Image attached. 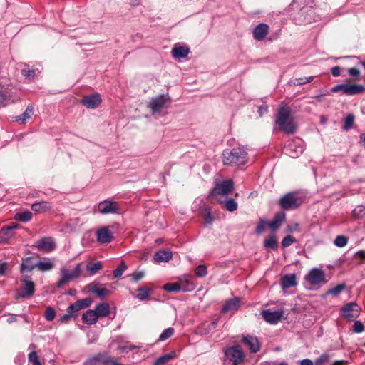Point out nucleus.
I'll list each match as a JSON object with an SVG mask.
<instances>
[{
    "instance_id": "1",
    "label": "nucleus",
    "mask_w": 365,
    "mask_h": 365,
    "mask_svg": "<svg viewBox=\"0 0 365 365\" xmlns=\"http://www.w3.org/2000/svg\"><path fill=\"white\" fill-rule=\"evenodd\" d=\"M275 123L287 134H292L297 130V125L291 116V109L288 106L279 108Z\"/></svg>"
},
{
    "instance_id": "2",
    "label": "nucleus",
    "mask_w": 365,
    "mask_h": 365,
    "mask_svg": "<svg viewBox=\"0 0 365 365\" xmlns=\"http://www.w3.org/2000/svg\"><path fill=\"white\" fill-rule=\"evenodd\" d=\"M222 156L225 165H240L247 161V153L243 147L227 149L223 151Z\"/></svg>"
},
{
    "instance_id": "3",
    "label": "nucleus",
    "mask_w": 365,
    "mask_h": 365,
    "mask_svg": "<svg viewBox=\"0 0 365 365\" xmlns=\"http://www.w3.org/2000/svg\"><path fill=\"white\" fill-rule=\"evenodd\" d=\"M304 202V198L296 192H290L282 196L278 201L281 208L285 210H296Z\"/></svg>"
},
{
    "instance_id": "4",
    "label": "nucleus",
    "mask_w": 365,
    "mask_h": 365,
    "mask_svg": "<svg viewBox=\"0 0 365 365\" xmlns=\"http://www.w3.org/2000/svg\"><path fill=\"white\" fill-rule=\"evenodd\" d=\"M81 272V264H78L71 272H70L66 267H62L60 270L61 277L56 284V287L62 288L68 282L78 278L80 276Z\"/></svg>"
},
{
    "instance_id": "5",
    "label": "nucleus",
    "mask_w": 365,
    "mask_h": 365,
    "mask_svg": "<svg viewBox=\"0 0 365 365\" xmlns=\"http://www.w3.org/2000/svg\"><path fill=\"white\" fill-rule=\"evenodd\" d=\"M365 88L361 84H338L331 88L332 93L341 91L344 94L348 96H354L364 93Z\"/></svg>"
},
{
    "instance_id": "6",
    "label": "nucleus",
    "mask_w": 365,
    "mask_h": 365,
    "mask_svg": "<svg viewBox=\"0 0 365 365\" xmlns=\"http://www.w3.org/2000/svg\"><path fill=\"white\" fill-rule=\"evenodd\" d=\"M171 102L168 95L161 94L153 98L149 103L148 108L151 110L152 113H159L163 108H168Z\"/></svg>"
},
{
    "instance_id": "7",
    "label": "nucleus",
    "mask_w": 365,
    "mask_h": 365,
    "mask_svg": "<svg viewBox=\"0 0 365 365\" xmlns=\"http://www.w3.org/2000/svg\"><path fill=\"white\" fill-rule=\"evenodd\" d=\"M234 189V182L231 180L218 183L210 192L212 197L219 199L220 196L227 195Z\"/></svg>"
},
{
    "instance_id": "8",
    "label": "nucleus",
    "mask_w": 365,
    "mask_h": 365,
    "mask_svg": "<svg viewBox=\"0 0 365 365\" xmlns=\"http://www.w3.org/2000/svg\"><path fill=\"white\" fill-rule=\"evenodd\" d=\"M361 308L355 302L347 303L341 309V316L349 321H354L359 316Z\"/></svg>"
},
{
    "instance_id": "9",
    "label": "nucleus",
    "mask_w": 365,
    "mask_h": 365,
    "mask_svg": "<svg viewBox=\"0 0 365 365\" xmlns=\"http://www.w3.org/2000/svg\"><path fill=\"white\" fill-rule=\"evenodd\" d=\"M305 279L313 286L317 285L321 282L325 283V273L321 269L314 268L309 272L305 277Z\"/></svg>"
},
{
    "instance_id": "10",
    "label": "nucleus",
    "mask_w": 365,
    "mask_h": 365,
    "mask_svg": "<svg viewBox=\"0 0 365 365\" xmlns=\"http://www.w3.org/2000/svg\"><path fill=\"white\" fill-rule=\"evenodd\" d=\"M225 354L226 357L232 361L235 365H237L244 361V354L238 346L227 348Z\"/></svg>"
},
{
    "instance_id": "11",
    "label": "nucleus",
    "mask_w": 365,
    "mask_h": 365,
    "mask_svg": "<svg viewBox=\"0 0 365 365\" xmlns=\"http://www.w3.org/2000/svg\"><path fill=\"white\" fill-rule=\"evenodd\" d=\"M20 281L24 282V286L19 290L17 295L19 298H28L31 297L35 292L34 283L29 280L27 277H21Z\"/></svg>"
},
{
    "instance_id": "12",
    "label": "nucleus",
    "mask_w": 365,
    "mask_h": 365,
    "mask_svg": "<svg viewBox=\"0 0 365 365\" xmlns=\"http://www.w3.org/2000/svg\"><path fill=\"white\" fill-rule=\"evenodd\" d=\"M91 303L92 299L90 298L78 299L68 307L67 312L70 313L71 316L73 317L78 311L88 307Z\"/></svg>"
},
{
    "instance_id": "13",
    "label": "nucleus",
    "mask_w": 365,
    "mask_h": 365,
    "mask_svg": "<svg viewBox=\"0 0 365 365\" xmlns=\"http://www.w3.org/2000/svg\"><path fill=\"white\" fill-rule=\"evenodd\" d=\"M36 247L41 251L49 252L56 248L53 239L51 237H44L36 242Z\"/></svg>"
},
{
    "instance_id": "14",
    "label": "nucleus",
    "mask_w": 365,
    "mask_h": 365,
    "mask_svg": "<svg viewBox=\"0 0 365 365\" xmlns=\"http://www.w3.org/2000/svg\"><path fill=\"white\" fill-rule=\"evenodd\" d=\"M98 210L101 214L116 213L119 210V206L116 202L105 200L98 204Z\"/></svg>"
},
{
    "instance_id": "15",
    "label": "nucleus",
    "mask_w": 365,
    "mask_h": 365,
    "mask_svg": "<svg viewBox=\"0 0 365 365\" xmlns=\"http://www.w3.org/2000/svg\"><path fill=\"white\" fill-rule=\"evenodd\" d=\"M283 314L284 312L282 310L271 311L270 309H266L262 312V316L264 319L270 324H277L281 320Z\"/></svg>"
},
{
    "instance_id": "16",
    "label": "nucleus",
    "mask_w": 365,
    "mask_h": 365,
    "mask_svg": "<svg viewBox=\"0 0 365 365\" xmlns=\"http://www.w3.org/2000/svg\"><path fill=\"white\" fill-rule=\"evenodd\" d=\"M113 238V235L112 232L110 230L109 227L107 226L101 227L96 232V239L97 241L101 244H106L110 242Z\"/></svg>"
},
{
    "instance_id": "17",
    "label": "nucleus",
    "mask_w": 365,
    "mask_h": 365,
    "mask_svg": "<svg viewBox=\"0 0 365 365\" xmlns=\"http://www.w3.org/2000/svg\"><path fill=\"white\" fill-rule=\"evenodd\" d=\"M286 214L283 211L277 212L274 217V219L268 222L272 233L274 234L277 230L279 229L282 223L285 221Z\"/></svg>"
},
{
    "instance_id": "18",
    "label": "nucleus",
    "mask_w": 365,
    "mask_h": 365,
    "mask_svg": "<svg viewBox=\"0 0 365 365\" xmlns=\"http://www.w3.org/2000/svg\"><path fill=\"white\" fill-rule=\"evenodd\" d=\"M269 27L267 24L260 23L253 29V38L258 41H263L268 34Z\"/></svg>"
},
{
    "instance_id": "19",
    "label": "nucleus",
    "mask_w": 365,
    "mask_h": 365,
    "mask_svg": "<svg viewBox=\"0 0 365 365\" xmlns=\"http://www.w3.org/2000/svg\"><path fill=\"white\" fill-rule=\"evenodd\" d=\"M242 343L247 346L251 352L256 353L260 349V344L257 337L251 335L244 336Z\"/></svg>"
},
{
    "instance_id": "20",
    "label": "nucleus",
    "mask_w": 365,
    "mask_h": 365,
    "mask_svg": "<svg viewBox=\"0 0 365 365\" xmlns=\"http://www.w3.org/2000/svg\"><path fill=\"white\" fill-rule=\"evenodd\" d=\"M172 56L175 59H181L186 58L190 53V48L187 46H182L180 43L174 45L171 51Z\"/></svg>"
},
{
    "instance_id": "21",
    "label": "nucleus",
    "mask_w": 365,
    "mask_h": 365,
    "mask_svg": "<svg viewBox=\"0 0 365 365\" xmlns=\"http://www.w3.org/2000/svg\"><path fill=\"white\" fill-rule=\"evenodd\" d=\"M18 225L17 223L12 222L9 225L3 226L0 230V242H6L9 241L14 235L13 230L16 228Z\"/></svg>"
},
{
    "instance_id": "22",
    "label": "nucleus",
    "mask_w": 365,
    "mask_h": 365,
    "mask_svg": "<svg viewBox=\"0 0 365 365\" xmlns=\"http://www.w3.org/2000/svg\"><path fill=\"white\" fill-rule=\"evenodd\" d=\"M101 102V96L98 93H94L83 98L82 104L88 108H95Z\"/></svg>"
},
{
    "instance_id": "23",
    "label": "nucleus",
    "mask_w": 365,
    "mask_h": 365,
    "mask_svg": "<svg viewBox=\"0 0 365 365\" xmlns=\"http://www.w3.org/2000/svg\"><path fill=\"white\" fill-rule=\"evenodd\" d=\"M191 287H182L179 283H167L164 284L163 289L164 290L172 292H178L180 290H182L183 292H189L192 291L194 289L193 284H190Z\"/></svg>"
},
{
    "instance_id": "24",
    "label": "nucleus",
    "mask_w": 365,
    "mask_h": 365,
    "mask_svg": "<svg viewBox=\"0 0 365 365\" xmlns=\"http://www.w3.org/2000/svg\"><path fill=\"white\" fill-rule=\"evenodd\" d=\"M296 275L294 274H286L281 279L282 289H288L296 286Z\"/></svg>"
},
{
    "instance_id": "25",
    "label": "nucleus",
    "mask_w": 365,
    "mask_h": 365,
    "mask_svg": "<svg viewBox=\"0 0 365 365\" xmlns=\"http://www.w3.org/2000/svg\"><path fill=\"white\" fill-rule=\"evenodd\" d=\"M172 257H173L172 252H170L169 250H161L158 251L157 252H155V254L154 255V259L158 262H167L170 261L172 259Z\"/></svg>"
},
{
    "instance_id": "26",
    "label": "nucleus",
    "mask_w": 365,
    "mask_h": 365,
    "mask_svg": "<svg viewBox=\"0 0 365 365\" xmlns=\"http://www.w3.org/2000/svg\"><path fill=\"white\" fill-rule=\"evenodd\" d=\"M96 358L98 363L103 364V365H119V363L115 361L107 353H99L96 354Z\"/></svg>"
},
{
    "instance_id": "27",
    "label": "nucleus",
    "mask_w": 365,
    "mask_h": 365,
    "mask_svg": "<svg viewBox=\"0 0 365 365\" xmlns=\"http://www.w3.org/2000/svg\"><path fill=\"white\" fill-rule=\"evenodd\" d=\"M98 317L97 314L94 310L88 309L82 315L83 321L87 324H95Z\"/></svg>"
},
{
    "instance_id": "28",
    "label": "nucleus",
    "mask_w": 365,
    "mask_h": 365,
    "mask_svg": "<svg viewBox=\"0 0 365 365\" xmlns=\"http://www.w3.org/2000/svg\"><path fill=\"white\" fill-rule=\"evenodd\" d=\"M33 114L34 107L32 105H29L26 110L21 115H18L15 118L16 121L19 122L20 124H24L27 120L31 118Z\"/></svg>"
},
{
    "instance_id": "29",
    "label": "nucleus",
    "mask_w": 365,
    "mask_h": 365,
    "mask_svg": "<svg viewBox=\"0 0 365 365\" xmlns=\"http://www.w3.org/2000/svg\"><path fill=\"white\" fill-rule=\"evenodd\" d=\"M285 150L287 155L292 158H297L303 153V148L302 146H297L294 143H290L287 145Z\"/></svg>"
},
{
    "instance_id": "30",
    "label": "nucleus",
    "mask_w": 365,
    "mask_h": 365,
    "mask_svg": "<svg viewBox=\"0 0 365 365\" xmlns=\"http://www.w3.org/2000/svg\"><path fill=\"white\" fill-rule=\"evenodd\" d=\"M264 247L266 249H271L272 250H277L278 249L279 244L275 234L272 233L269 237L264 239Z\"/></svg>"
},
{
    "instance_id": "31",
    "label": "nucleus",
    "mask_w": 365,
    "mask_h": 365,
    "mask_svg": "<svg viewBox=\"0 0 365 365\" xmlns=\"http://www.w3.org/2000/svg\"><path fill=\"white\" fill-rule=\"evenodd\" d=\"M138 294L135 295V297L140 301H143L149 299L150 296L153 293V290L146 287H140L137 289Z\"/></svg>"
},
{
    "instance_id": "32",
    "label": "nucleus",
    "mask_w": 365,
    "mask_h": 365,
    "mask_svg": "<svg viewBox=\"0 0 365 365\" xmlns=\"http://www.w3.org/2000/svg\"><path fill=\"white\" fill-rule=\"evenodd\" d=\"M36 346L34 344H31L29 346V349L31 350L28 355L29 362L32 363V365H42L38 359L36 351H35Z\"/></svg>"
},
{
    "instance_id": "33",
    "label": "nucleus",
    "mask_w": 365,
    "mask_h": 365,
    "mask_svg": "<svg viewBox=\"0 0 365 365\" xmlns=\"http://www.w3.org/2000/svg\"><path fill=\"white\" fill-rule=\"evenodd\" d=\"M220 203L224 204L225 208L230 212H234L237 210L238 204L232 198L226 197L225 200L218 199Z\"/></svg>"
},
{
    "instance_id": "34",
    "label": "nucleus",
    "mask_w": 365,
    "mask_h": 365,
    "mask_svg": "<svg viewBox=\"0 0 365 365\" xmlns=\"http://www.w3.org/2000/svg\"><path fill=\"white\" fill-rule=\"evenodd\" d=\"M51 208L50 204L46 201L36 202L31 205L32 210L36 212H45L50 210Z\"/></svg>"
},
{
    "instance_id": "35",
    "label": "nucleus",
    "mask_w": 365,
    "mask_h": 365,
    "mask_svg": "<svg viewBox=\"0 0 365 365\" xmlns=\"http://www.w3.org/2000/svg\"><path fill=\"white\" fill-rule=\"evenodd\" d=\"M32 257H26L23 259V262L21 264L20 271L21 272H30L34 268H36V264H34L31 262Z\"/></svg>"
},
{
    "instance_id": "36",
    "label": "nucleus",
    "mask_w": 365,
    "mask_h": 365,
    "mask_svg": "<svg viewBox=\"0 0 365 365\" xmlns=\"http://www.w3.org/2000/svg\"><path fill=\"white\" fill-rule=\"evenodd\" d=\"M109 305L108 303L103 302L96 306L95 312L98 317H104L109 313Z\"/></svg>"
},
{
    "instance_id": "37",
    "label": "nucleus",
    "mask_w": 365,
    "mask_h": 365,
    "mask_svg": "<svg viewBox=\"0 0 365 365\" xmlns=\"http://www.w3.org/2000/svg\"><path fill=\"white\" fill-rule=\"evenodd\" d=\"M175 356L174 352L163 354L158 357L153 364V365H165L168 361Z\"/></svg>"
},
{
    "instance_id": "38",
    "label": "nucleus",
    "mask_w": 365,
    "mask_h": 365,
    "mask_svg": "<svg viewBox=\"0 0 365 365\" xmlns=\"http://www.w3.org/2000/svg\"><path fill=\"white\" fill-rule=\"evenodd\" d=\"M103 268L102 264L100 262H90L87 264L86 265V270L88 271V274L92 276L96 274L99 270H101Z\"/></svg>"
},
{
    "instance_id": "39",
    "label": "nucleus",
    "mask_w": 365,
    "mask_h": 365,
    "mask_svg": "<svg viewBox=\"0 0 365 365\" xmlns=\"http://www.w3.org/2000/svg\"><path fill=\"white\" fill-rule=\"evenodd\" d=\"M238 304L239 300L237 298L230 299L226 302L225 304L222 308L221 312L222 313H226L230 310L235 309H237Z\"/></svg>"
},
{
    "instance_id": "40",
    "label": "nucleus",
    "mask_w": 365,
    "mask_h": 365,
    "mask_svg": "<svg viewBox=\"0 0 365 365\" xmlns=\"http://www.w3.org/2000/svg\"><path fill=\"white\" fill-rule=\"evenodd\" d=\"M54 267V264L50 259L46 262H38L36 263V268L42 272L49 271Z\"/></svg>"
},
{
    "instance_id": "41",
    "label": "nucleus",
    "mask_w": 365,
    "mask_h": 365,
    "mask_svg": "<svg viewBox=\"0 0 365 365\" xmlns=\"http://www.w3.org/2000/svg\"><path fill=\"white\" fill-rule=\"evenodd\" d=\"M89 287L91 288V292L96 294L101 298H103L105 295L109 292L106 288L99 289L97 284L94 283L89 284Z\"/></svg>"
},
{
    "instance_id": "42",
    "label": "nucleus",
    "mask_w": 365,
    "mask_h": 365,
    "mask_svg": "<svg viewBox=\"0 0 365 365\" xmlns=\"http://www.w3.org/2000/svg\"><path fill=\"white\" fill-rule=\"evenodd\" d=\"M346 288V284L341 283L339 284L336 286L329 289L327 292V294H331L332 296H337L344 289Z\"/></svg>"
},
{
    "instance_id": "43",
    "label": "nucleus",
    "mask_w": 365,
    "mask_h": 365,
    "mask_svg": "<svg viewBox=\"0 0 365 365\" xmlns=\"http://www.w3.org/2000/svg\"><path fill=\"white\" fill-rule=\"evenodd\" d=\"M32 217V213L30 211H24L16 214L15 219L21 222H28Z\"/></svg>"
},
{
    "instance_id": "44",
    "label": "nucleus",
    "mask_w": 365,
    "mask_h": 365,
    "mask_svg": "<svg viewBox=\"0 0 365 365\" xmlns=\"http://www.w3.org/2000/svg\"><path fill=\"white\" fill-rule=\"evenodd\" d=\"M127 269V266L124 261H121L120 264L118 266L116 269H115L113 272L114 278L120 277L123 272Z\"/></svg>"
},
{
    "instance_id": "45",
    "label": "nucleus",
    "mask_w": 365,
    "mask_h": 365,
    "mask_svg": "<svg viewBox=\"0 0 365 365\" xmlns=\"http://www.w3.org/2000/svg\"><path fill=\"white\" fill-rule=\"evenodd\" d=\"M175 333V329L172 327L165 329L160 335L158 340L164 341L170 338Z\"/></svg>"
},
{
    "instance_id": "46",
    "label": "nucleus",
    "mask_w": 365,
    "mask_h": 365,
    "mask_svg": "<svg viewBox=\"0 0 365 365\" xmlns=\"http://www.w3.org/2000/svg\"><path fill=\"white\" fill-rule=\"evenodd\" d=\"M195 274L199 277H204L207 274V267L204 264L198 265L195 269Z\"/></svg>"
},
{
    "instance_id": "47",
    "label": "nucleus",
    "mask_w": 365,
    "mask_h": 365,
    "mask_svg": "<svg viewBox=\"0 0 365 365\" xmlns=\"http://www.w3.org/2000/svg\"><path fill=\"white\" fill-rule=\"evenodd\" d=\"M348 242V238L344 235H338L334 240V245L339 247H344Z\"/></svg>"
},
{
    "instance_id": "48",
    "label": "nucleus",
    "mask_w": 365,
    "mask_h": 365,
    "mask_svg": "<svg viewBox=\"0 0 365 365\" xmlns=\"http://www.w3.org/2000/svg\"><path fill=\"white\" fill-rule=\"evenodd\" d=\"M354 121V115L353 114H349L344 119V123L343 128L346 130L350 129Z\"/></svg>"
},
{
    "instance_id": "49",
    "label": "nucleus",
    "mask_w": 365,
    "mask_h": 365,
    "mask_svg": "<svg viewBox=\"0 0 365 365\" xmlns=\"http://www.w3.org/2000/svg\"><path fill=\"white\" fill-rule=\"evenodd\" d=\"M44 317L46 320H48L49 322L53 321L56 317L55 309L51 307H48L46 309Z\"/></svg>"
},
{
    "instance_id": "50",
    "label": "nucleus",
    "mask_w": 365,
    "mask_h": 365,
    "mask_svg": "<svg viewBox=\"0 0 365 365\" xmlns=\"http://www.w3.org/2000/svg\"><path fill=\"white\" fill-rule=\"evenodd\" d=\"M266 226H268V222L265 220L261 219L256 227V233L261 235L265 230Z\"/></svg>"
},
{
    "instance_id": "51",
    "label": "nucleus",
    "mask_w": 365,
    "mask_h": 365,
    "mask_svg": "<svg viewBox=\"0 0 365 365\" xmlns=\"http://www.w3.org/2000/svg\"><path fill=\"white\" fill-rule=\"evenodd\" d=\"M365 327L360 321H355L352 327V331L356 334L361 333L364 331Z\"/></svg>"
},
{
    "instance_id": "52",
    "label": "nucleus",
    "mask_w": 365,
    "mask_h": 365,
    "mask_svg": "<svg viewBox=\"0 0 365 365\" xmlns=\"http://www.w3.org/2000/svg\"><path fill=\"white\" fill-rule=\"evenodd\" d=\"M294 241L295 239L292 236L287 235L283 238L282 241V245L283 247H287L293 244Z\"/></svg>"
},
{
    "instance_id": "53",
    "label": "nucleus",
    "mask_w": 365,
    "mask_h": 365,
    "mask_svg": "<svg viewBox=\"0 0 365 365\" xmlns=\"http://www.w3.org/2000/svg\"><path fill=\"white\" fill-rule=\"evenodd\" d=\"M329 355L324 354L315 360V365H323L329 361Z\"/></svg>"
},
{
    "instance_id": "54",
    "label": "nucleus",
    "mask_w": 365,
    "mask_h": 365,
    "mask_svg": "<svg viewBox=\"0 0 365 365\" xmlns=\"http://www.w3.org/2000/svg\"><path fill=\"white\" fill-rule=\"evenodd\" d=\"M203 217L205 219V222L207 224H212L213 221V218L212 217L211 212L209 209L205 208V212L203 214Z\"/></svg>"
},
{
    "instance_id": "55",
    "label": "nucleus",
    "mask_w": 365,
    "mask_h": 365,
    "mask_svg": "<svg viewBox=\"0 0 365 365\" xmlns=\"http://www.w3.org/2000/svg\"><path fill=\"white\" fill-rule=\"evenodd\" d=\"M22 75L28 79H32L34 78L35 76V71L34 70H30V69H23L22 70Z\"/></svg>"
},
{
    "instance_id": "56",
    "label": "nucleus",
    "mask_w": 365,
    "mask_h": 365,
    "mask_svg": "<svg viewBox=\"0 0 365 365\" xmlns=\"http://www.w3.org/2000/svg\"><path fill=\"white\" fill-rule=\"evenodd\" d=\"M145 275V272L143 271L135 272L133 274V279L134 282H138Z\"/></svg>"
},
{
    "instance_id": "57",
    "label": "nucleus",
    "mask_w": 365,
    "mask_h": 365,
    "mask_svg": "<svg viewBox=\"0 0 365 365\" xmlns=\"http://www.w3.org/2000/svg\"><path fill=\"white\" fill-rule=\"evenodd\" d=\"M98 361H97L96 355L88 359L85 362L84 365H98Z\"/></svg>"
},
{
    "instance_id": "58",
    "label": "nucleus",
    "mask_w": 365,
    "mask_h": 365,
    "mask_svg": "<svg viewBox=\"0 0 365 365\" xmlns=\"http://www.w3.org/2000/svg\"><path fill=\"white\" fill-rule=\"evenodd\" d=\"M348 73L350 76L354 77H359L360 75V71L359 69L356 68H350L348 69Z\"/></svg>"
},
{
    "instance_id": "59",
    "label": "nucleus",
    "mask_w": 365,
    "mask_h": 365,
    "mask_svg": "<svg viewBox=\"0 0 365 365\" xmlns=\"http://www.w3.org/2000/svg\"><path fill=\"white\" fill-rule=\"evenodd\" d=\"M331 72L334 77H338L341 75V68L338 66H336L331 68Z\"/></svg>"
},
{
    "instance_id": "60",
    "label": "nucleus",
    "mask_w": 365,
    "mask_h": 365,
    "mask_svg": "<svg viewBox=\"0 0 365 365\" xmlns=\"http://www.w3.org/2000/svg\"><path fill=\"white\" fill-rule=\"evenodd\" d=\"M8 98L6 95L0 92V106H6Z\"/></svg>"
},
{
    "instance_id": "61",
    "label": "nucleus",
    "mask_w": 365,
    "mask_h": 365,
    "mask_svg": "<svg viewBox=\"0 0 365 365\" xmlns=\"http://www.w3.org/2000/svg\"><path fill=\"white\" fill-rule=\"evenodd\" d=\"M297 231H299V224L298 223H294L287 227V232H297Z\"/></svg>"
},
{
    "instance_id": "62",
    "label": "nucleus",
    "mask_w": 365,
    "mask_h": 365,
    "mask_svg": "<svg viewBox=\"0 0 365 365\" xmlns=\"http://www.w3.org/2000/svg\"><path fill=\"white\" fill-rule=\"evenodd\" d=\"M7 269V264L0 261V276H3L6 273Z\"/></svg>"
},
{
    "instance_id": "63",
    "label": "nucleus",
    "mask_w": 365,
    "mask_h": 365,
    "mask_svg": "<svg viewBox=\"0 0 365 365\" xmlns=\"http://www.w3.org/2000/svg\"><path fill=\"white\" fill-rule=\"evenodd\" d=\"M72 316L70 313L67 312L66 314H63L62 317H61L60 320L61 322L66 323L71 319Z\"/></svg>"
},
{
    "instance_id": "64",
    "label": "nucleus",
    "mask_w": 365,
    "mask_h": 365,
    "mask_svg": "<svg viewBox=\"0 0 365 365\" xmlns=\"http://www.w3.org/2000/svg\"><path fill=\"white\" fill-rule=\"evenodd\" d=\"M267 111H268V106L266 105L261 106L258 108V113L259 114V116H262Z\"/></svg>"
}]
</instances>
